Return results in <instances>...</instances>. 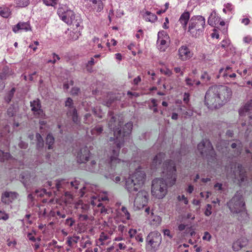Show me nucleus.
I'll return each instance as SVG.
<instances>
[{
	"label": "nucleus",
	"instance_id": "nucleus-1",
	"mask_svg": "<svg viewBox=\"0 0 252 252\" xmlns=\"http://www.w3.org/2000/svg\"><path fill=\"white\" fill-rule=\"evenodd\" d=\"M108 114L110 119L108 121V126L114 132V137L110 138L109 141L113 142L114 146L110 155L106 160V163L109 168V172L118 173L126 163L125 161L118 158L120 149L124 145L125 141L129 139L133 124L131 122L127 123L122 130L123 123L121 121L117 122L112 112H110Z\"/></svg>",
	"mask_w": 252,
	"mask_h": 252
},
{
	"label": "nucleus",
	"instance_id": "nucleus-2",
	"mask_svg": "<svg viewBox=\"0 0 252 252\" xmlns=\"http://www.w3.org/2000/svg\"><path fill=\"white\" fill-rule=\"evenodd\" d=\"M163 178L153 180L151 192L153 196L158 199L163 198L167 192V185H174L176 181L175 164L172 160H166L163 164Z\"/></svg>",
	"mask_w": 252,
	"mask_h": 252
},
{
	"label": "nucleus",
	"instance_id": "nucleus-3",
	"mask_svg": "<svg viewBox=\"0 0 252 252\" xmlns=\"http://www.w3.org/2000/svg\"><path fill=\"white\" fill-rule=\"evenodd\" d=\"M232 96L230 88L223 85L209 88L205 96V104L210 109L218 108L228 102Z\"/></svg>",
	"mask_w": 252,
	"mask_h": 252
},
{
	"label": "nucleus",
	"instance_id": "nucleus-4",
	"mask_svg": "<svg viewBox=\"0 0 252 252\" xmlns=\"http://www.w3.org/2000/svg\"><path fill=\"white\" fill-rule=\"evenodd\" d=\"M227 205L233 214L238 215V219L242 221L247 220L249 217L246 212L244 198L240 193L237 192L227 203Z\"/></svg>",
	"mask_w": 252,
	"mask_h": 252
},
{
	"label": "nucleus",
	"instance_id": "nucleus-5",
	"mask_svg": "<svg viewBox=\"0 0 252 252\" xmlns=\"http://www.w3.org/2000/svg\"><path fill=\"white\" fill-rule=\"evenodd\" d=\"M197 149L203 157H205L211 163L216 160V154L211 142L208 139H203L197 145Z\"/></svg>",
	"mask_w": 252,
	"mask_h": 252
},
{
	"label": "nucleus",
	"instance_id": "nucleus-6",
	"mask_svg": "<svg viewBox=\"0 0 252 252\" xmlns=\"http://www.w3.org/2000/svg\"><path fill=\"white\" fill-rule=\"evenodd\" d=\"M162 241L160 233L158 231L151 232L146 239V248L153 252H156L159 248Z\"/></svg>",
	"mask_w": 252,
	"mask_h": 252
},
{
	"label": "nucleus",
	"instance_id": "nucleus-7",
	"mask_svg": "<svg viewBox=\"0 0 252 252\" xmlns=\"http://www.w3.org/2000/svg\"><path fill=\"white\" fill-rule=\"evenodd\" d=\"M82 20L79 19L78 20L74 21L73 26L68 27L66 28L65 33L66 35V40L69 41H72L77 40L80 35V30L81 28L80 26Z\"/></svg>",
	"mask_w": 252,
	"mask_h": 252
},
{
	"label": "nucleus",
	"instance_id": "nucleus-8",
	"mask_svg": "<svg viewBox=\"0 0 252 252\" xmlns=\"http://www.w3.org/2000/svg\"><path fill=\"white\" fill-rule=\"evenodd\" d=\"M65 106L67 107V115L68 116H71L73 123L77 125L80 126V120L78 117L77 110L73 105L72 99L69 97L67 98L65 102Z\"/></svg>",
	"mask_w": 252,
	"mask_h": 252
},
{
	"label": "nucleus",
	"instance_id": "nucleus-9",
	"mask_svg": "<svg viewBox=\"0 0 252 252\" xmlns=\"http://www.w3.org/2000/svg\"><path fill=\"white\" fill-rule=\"evenodd\" d=\"M235 179L241 185L247 180L246 171L245 168L241 164H237L234 171Z\"/></svg>",
	"mask_w": 252,
	"mask_h": 252
},
{
	"label": "nucleus",
	"instance_id": "nucleus-10",
	"mask_svg": "<svg viewBox=\"0 0 252 252\" xmlns=\"http://www.w3.org/2000/svg\"><path fill=\"white\" fill-rule=\"evenodd\" d=\"M148 200V193L145 190L139 191L135 198L134 204L139 209L147 205Z\"/></svg>",
	"mask_w": 252,
	"mask_h": 252
},
{
	"label": "nucleus",
	"instance_id": "nucleus-11",
	"mask_svg": "<svg viewBox=\"0 0 252 252\" xmlns=\"http://www.w3.org/2000/svg\"><path fill=\"white\" fill-rule=\"evenodd\" d=\"M205 25V19L202 16H196L192 18L189 24V26L196 28L198 31H203Z\"/></svg>",
	"mask_w": 252,
	"mask_h": 252
},
{
	"label": "nucleus",
	"instance_id": "nucleus-12",
	"mask_svg": "<svg viewBox=\"0 0 252 252\" xmlns=\"http://www.w3.org/2000/svg\"><path fill=\"white\" fill-rule=\"evenodd\" d=\"M90 152L87 147L81 148L77 155V161L79 163H84L88 161L90 158Z\"/></svg>",
	"mask_w": 252,
	"mask_h": 252
},
{
	"label": "nucleus",
	"instance_id": "nucleus-13",
	"mask_svg": "<svg viewBox=\"0 0 252 252\" xmlns=\"http://www.w3.org/2000/svg\"><path fill=\"white\" fill-rule=\"evenodd\" d=\"M78 19L81 20L80 17L76 16L72 10H67L64 12V22L66 24L68 27L73 26L74 21L78 20Z\"/></svg>",
	"mask_w": 252,
	"mask_h": 252
},
{
	"label": "nucleus",
	"instance_id": "nucleus-14",
	"mask_svg": "<svg viewBox=\"0 0 252 252\" xmlns=\"http://www.w3.org/2000/svg\"><path fill=\"white\" fill-rule=\"evenodd\" d=\"M169 39L168 34L164 31L158 32V34L157 43L159 44V50L161 51H164L167 47V40Z\"/></svg>",
	"mask_w": 252,
	"mask_h": 252
},
{
	"label": "nucleus",
	"instance_id": "nucleus-15",
	"mask_svg": "<svg viewBox=\"0 0 252 252\" xmlns=\"http://www.w3.org/2000/svg\"><path fill=\"white\" fill-rule=\"evenodd\" d=\"M31 110L33 114L38 117H42L44 115L43 111L41 109L40 101L39 99H36L30 103Z\"/></svg>",
	"mask_w": 252,
	"mask_h": 252
},
{
	"label": "nucleus",
	"instance_id": "nucleus-16",
	"mask_svg": "<svg viewBox=\"0 0 252 252\" xmlns=\"http://www.w3.org/2000/svg\"><path fill=\"white\" fill-rule=\"evenodd\" d=\"M140 186L143 185L145 179V174L141 170H136L133 174L129 177Z\"/></svg>",
	"mask_w": 252,
	"mask_h": 252
},
{
	"label": "nucleus",
	"instance_id": "nucleus-17",
	"mask_svg": "<svg viewBox=\"0 0 252 252\" xmlns=\"http://www.w3.org/2000/svg\"><path fill=\"white\" fill-rule=\"evenodd\" d=\"M247 115L249 118V125L252 126V100H251L245 104L243 108L239 111V114L241 116Z\"/></svg>",
	"mask_w": 252,
	"mask_h": 252
},
{
	"label": "nucleus",
	"instance_id": "nucleus-18",
	"mask_svg": "<svg viewBox=\"0 0 252 252\" xmlns=\"http://www.w3.org/2000/svg\"><path fill=\"white\" fill-rule=\"evenodd\" d=\"M85 164V169L92 173H97L100 169V165L97 164L96 161L94 159L90 158L88 160V161H86Z\"/></svg>",
	"mask_w": 252,
	"mask_h": 252
},
{
	"label": "nucleus",
	"instance_id": "nucleus-19",
	"mask_svg": "<svg viewBox=\"0 0 252 252\" xmlns=\"http://www.w3.org/2000/svg\"><path fill=\"white\" fill-rule=\"evenodd\" d=\"M18 195L16 192L14 191H5L1 194V201L4 203L8 204L16 199Z\"/></svg>",
	"mask_w": 252,
	"mask_h": 252
},
{
	"label": "nucleus",
	"instance_id": "nucleus-20",
	"mask_svg": "<svg viewBox=\"0 0 252 252\" xmlns=\"http://www.w3.org/2000/svg\"><path fill=\"white\" fill-rule=\"evenodd\" d=\"M140 186L133 181V180L129 177L126 179L125 188L130 193L138 191Z\"/></svg>",
	"mask_w": 252,
	"mask_h": 252
},
{
	"label": "nucleus",
	"instance_id": "nucleus-21",
	"mask_svg": "<svg viewBox=\"0 0 252 252\" xmlns=\"http://www.w3.org/2000/svg\"><path fill=\"white\" fill-rule=\"evenodd\" d=\"M248 244V240L245 237H241L233 242L232 249L234 251H238L245 247Z\"/></svg>",
	"mask_w": 252,
	"mask_h": 252
},
{
	"label": "nucleus",
	"instance_id": "nucleus-22",
	"mask_svg": "<svg viewBox=\"0 0 252 252\" xmlns=\"http://www.w3.org/2000/svg\"><path fill=\"white\" fill-rule=\"evenodd\" d=\"M165 158V154L160 153L157 154L154 158L152 163L151 165V168L152 170H155L158 168L161 164L162 159Z\"/></svg>",
	"mask_w": 252,
	"mask_h": 252
},
{
	"label": "nucleus",
	"instance_id": "nucleus-23",
	"mask_svg": "<svg viewBox=\"0 0 252 252\" xmlns=\"http://www.w3.org/2000/svg\"><path fill=\"white\" fill-rule=\"evenodd\" d=\"M178 52L180 58L183 61L187 60L191 57L190 52L187 46H182L179 48Z\"/></svg>",
	"mask_w": 252,
	"mask_h": 252
},
{
	"label": "nucleus",
	"instance_id": "nucleus-24",
	"mask_svg": "<svg viewBox=\"0 0 252 252\" xmlns=\"http://www.w3.org/2000/svg\"><path fill=\"white\" fill-rule=\"evenodd\" d=\"M12 30L14 32H16L19 30H25L26 31H31L32 28L29 22H20L13 27Z\"/></svg>",
	"mask_w": 252,
	"mask_h": 252
},
{
	"label": "nucleus",
	"instance_id": "nucleus-25",
	"mask_svg": "<svg viewBox=\"0 0 252 252\" xmlns=\"http://www.w3.org/2000/svg\"><path fill=\"white\" fill-rule=\"evenodd\" d=\"M79 181L76 180L74 181H71L70 182H64V189L68 188L71 189L72 192L76 191L79 188Z\"/></svg>",
	"mask_w": 252,
	"mask_h": 252
},
{
	"label": "nucleus",
	"instance_id": "nucleus-26",
	"mask_svg": "<svg viewBox=\"0 0 252 252\" xmlns=\"http://www.w3.org/2000/svg\"><path fill=\"white\" fill-rule=\"evenodd\" d=\"M220 18L217 16V13L216 11H212L208 20V23L212 27H215L216 25L219 22Z\"/></svg>",
	"mask_w": 252,
	"mask_h": 252
},
{
	"label": "nucleus",
	"instance_id": "nucleus-27",
	"mask_svg": "<svg viewBox=\"0 0 252 252\" xmlns=\"http://www.w3.org/2000/svg\"><path fill=\"white\" fill-rule=\"evenodd\" d=\"M189 12H184L179 19V22L182 25L183 28L186 30L187 24L189 19Z\"/></svg>",
	"mask_w": 252,
	"mask_h": 252
},
{
	"label": "nucleus",
	"instance_id": "nucleus-28",
	"mask_svg": "<svg viewBox=\"0 0 252 252\" xmlns=\"http://www.w3.org/2000/svg\"><path fill=\"white\" fill-rule=\"evenodd\" d=\"M79 239V237L78 236L68 237L66 244L68 247L71 248L77 243Z\"/></svg>",
	"mask_w": 252,
	"mask_h": 252
},
{
	"label": "nucleus",
	"instance_id": "nucleus-29",
	"mask_svg": "<svg viewBox=\"0 0 252 252\" xmlns=\"http://www.w3.org/2000/svg\"><path fill=\"white\" fill-rule=\"evenodd\" d=\"M145 19L147 21L154 22L157 20V16L155 14L152 13L149 11H146L145 15Z\"/></svg>",
	"mask_w": 252,
	"mask_h": 252
},
{
	"label": "nucleus",
	"instance_id": "nucleus-30",
	"mask_svg": "<svg viewBox=\"0 0 252 252\" xmlns=\"http://www.w3.org/2000/svg\"><path fill=\"white\" fill-rule=\"evenodd\" d=\"M36 139L37 141L36 148L37 149H41L44 146V141L43 139L39 133H37L36 134Z\"/></svg>",
	"mask_w": 252,
	"mask_h": 252
},
{
	"label": "nucleus",
	"instance_id": "nucleus-31",
	"mask_svg": "<svg viewBox=\"0 0 252 252\" xmlns=\"http://www.w3.org/2000/svg\"><path fill=\"white\" fill-rule=\"evenodd\" d=\"M11 15V11L8 8L0 7V15L4 18H8Z\"/></svg>",
	"mask_w": 252,
	"mask_h": 252
},
{
	"label": "nucleus",
	"instance_id": "nucleus-32",
	"mask_svg": "<svg viewBox=\"0 0 252 252\" xmlns=\"http://www.w3.org/2000/svg\"><path fill=\"white\" fill-rule=\"evenodd\" d=\"M188 32L190 33L192 37H197L202 31H198L196 28H193L192 26H189Z\"/></svg>",
	"mask_w": 252,
	"mask_h": 252
},
{
	"label": "nucleus",
	"instance_id": "nucleus-33",
	"mask_svg": "<svg viewBox=\"0 0 252 252\" xmlns=\"http://www.w3.org/2000/svg\"><path fill=\"white\" fill-rule=\"evenodd\" d=\"M64 203L70 204L73 201V194L69 191L64 192Z\"/></svg>",
	"mask_w": 252,
	"mask_h": 252
},
{
	"label": "nucleus",
	"instance_id": "nucleus-34",
	"mask_svg": "<svg viewBox=\"0 0 252 252\" xmlns=\"http://www.w3.org/2000/svg\"><path fill=\"white\" fill-rule=\"evenodd\" d=\"M103 130L102 126H97L91 130V134L95 136L98 135L102 132Z\"/></svg>",
	"mask_w": 252,
	"mask_h": 252
},
{
	"label": "nucleus",
	"instance_id": "nucleus-35",
	"mask_svg": "<svg viewBox=\"0 0 252 252\" xmlns=\"http://www.w3.org/2000/svg\"><path fill=\"white\" fill-rule=\"evenodd\" d=\"M54 143V138L51 134H48L46 138V144L48 145V149L52 148V145Z\"/></svg>",
	"mask_w": 252,
	"mask_h": 252
},
{
	"label": "nucleus",
	"instance_id": "nucleus-36",
	"mask_svg": "<svg viewBox=\"0 0 252 252\" xmlns=\"http://www.w3.org/2000/svg\"><path fill=\"white\" fill-rule=\"evenodd\" d=\"M11 156L9 153H4L0 150V161L3 162L6 160L11 158Z\"/></svg>",
	"mask_w": 252,
	"mask_h": 252
},
{
	"label": "nucleus",
	"instance_id": "nucleus-37",
	"mask_svg": "<svg viewBox=\"0 0 252 252\" xmlns=\"http://www.w3.org/2000/svg\"><path fill=\"white\" fill-rule=\"evenodd\" d=\"M16 6L23 8L28 6L30 4L29 0H16Z\"/></svg>",
	"mask_w": 252,
	"mask_h": 252
},
{
	"label": "nucleus",
	"instance_id": "nucleus-38",
	"mask_svg": "<svg viewBox=\"0 0 252 252\" xmlns=\"http://www.w3.org/2000/svg\"><path fill=\"white\" fill-rule=\"evenodd\" d=\"M43 1L47 6H55L57 4L58 0H43Z\"/></svg>",
	"mask_w": 252,
	"mask_h": 252
},
{
	"label": "nucleus",
	"instance_id": "nucleus-39",
	"mask_svg": "<svg viewBox=\"0 0 252 252\" xmlns=\"http://www.w3.org/2000/svg\"><path fill=\"white\" fill-rule=\"evenodd\" d=\"M15 92V89L13 88L8 94L7 97L5 98V100L7 102H9L11 98H12L13 94Z\"/></svg>",
	"mask_w": 252,
	"mask_h": 252
},
{
	"label": "nucleus",
	"instance_id": "nucleus-40",
	"mask_svg": "<svg viewBox=\"0 0 252 252\" xmlns=\"http://www.w3.org/2000/svg\"><path fill=\"white\" fill-rule=\"evenodd\" d=\"M35 192L36 193L38 194V195L39 196H43L44 194H47L48 196H50L51 194V192H46V190L45 189H42L40 190L37 189Z\"/></svg>",
	"mask_w": 252,
	"mask_h": 252
},
{
	"label": "nucleus",
	"instance_id": "nucleus-41",
	"mask_svg": "<svg viewBox=\"0 0 252 252\" xmlns=\"http://www.w3.org/2000/svg\"><path fill=\"white\" fill-rule=\"evenodd\" d=\"M186 84L187 86L191 87L193 86L194 83H195V80H192L190 78H186L185 79Z\"/></svg>",
	"mask_w": 252,
	"mask_h": 252
},
{
	"label": "nucleus",
	"instance_id": "nucleus-42",
	"mask_svg": "<svg viewBox=\"0 0 252 252\" xmlns=\"http://www.w3.org/2000/svg\"><path fill=\"white\" fill-rule=\"evenodd\" d=\"M122 211L125 215L126 219L127 220H129L130 219V215L129 213L127 210V209L126 208V207H124V206L122 207Z\"/></svg>",
	"mask_w": 252,
	"mask_h": 252
},
{
	"label": "nucleus",
	"instance_id": "nucleus-43",
	"mask_svg": "<svg viewBox=\"0 0 252 252\" xmlns=\"http://www.w3.org/2000/svg\"><path fill=\"white\" fill-rule=\"evenodd\" d=\"M201 79L205 80L206 81H208L210 80L211 77L206 72H204L201 76Z\"/></svg>",
	"mask_w": 252,
	"mask_h": 252
},
{
	"label": "nucleus",
	"instance_id": "nucleus-44",
	"mask_svg": "<svg viewBox=\"0 0 252 252\" xmlns=\"http://www.w3.org/2000/svg\"><path fill=\"white\" fill-rule=\"evenodd\" d=\"M177 199L179 201H184V202L185 204H187L188 203V200L187 197H185L184 195H178L177 197Z\"/></svg>",
	"mask_w": 252,
	"mask_h": 252
},
{
	"label": "nucleus",
	"instance_id": "nucleus-45",
	"mask_svg": "<svg viewBox=\"0 0 252 252\" xmlns=\"http://www.w3.org/2000/svg\"><path fill=\"white\" fill-rule=\"evenodd\" d=\"M211 208H212L211 205L210 204H208L207 206V208L205 211V215L206 216H209L210 215H211V214H212V212L211 211Z\"/></svg>",
	"mask_w": 252,
	"mask_h": 252
},
{
	"label": "nucleus",
	"instance_id": "nucleus-46",
	"mask_svg": "<svg viewBox=\"0 0 252 252\" xmlns=\"http://www.w3.org/2000/svg\"><path fill=\"white\" fill-rule=\"evenodd\" d=\"M74 223V220L72 218H68L65 220V225H68V226H71L73 223Z\"/></svg>",
	"mask_w": 252,
	"mask_h": 252
},
{
	"label": "nucleus",
	"instance_id": "nucleus-47",
	"mask_svg": "<svg viewBox=\"0 0 252 252\" xmlns=\"http://www.w3.org/2000/svg\"><path fill=\"white\" fill-rule=\"evenodd\" d=\"M230 44L229 40H223L221 43V47L223 48H226L228 46L229 44Z\"/></svg>",
	"mask_w": 252,
	"mask_h": 252
},
{
	"label": "nucleus",
	"instance_id": "nucleus-48",
	"mask_svg": "<svg viewBox=\"0 0 252 252\" xmlns=\"http://www.w3.org/2000/svg\"><path fill=\"white\" fill-rule=\"evenodd\" d=\"M8 218V215L5 213L0 211V220H6Z\"/></svg>",
	"mask_w": 252,
	"mask_h": 252
},
{
	"label": "nucleus",
	"instance_id": "nucleus-49",
	"mask_svg": "<svg viewBox=\"0 0 252 252\" xmlns=\"http://www.w3.org/2000/svg\"><path fill=\"white\" fill-rule=\"evenodd\" d=\"M136 230L135 229H130L128 231V234L130 238L134 237L136 234Z\"/></svg>",
	"mask_w": 252,
	"mask_h": 252
},
{
	"label": "nucleus",
	"instance_id": "nucleus-50",
	"mask_svg": "<svg viewBox=\"0 0 252 252\" xmlns=\"http://www.w3.org/2000/svg\"><path fill=\"white\" fill-rule=\"evenodd\" d=\"M163 232L164 235L167 236L170 239L172 238L173 235L171 234L170 231L169 229H164Z\"/></svg>",
	"mask_w": 252,
	"mask_h": 252
},
{
	"label": "nucleus",
	"instance_id": "nucleus-51",
	"mask_svg": "<svg viewBox=\"0 0 252 252\" xmlns=\"http://www.w3.org/2000/svg\"><path fill=\"white\" fill-rule=\"evenodd\" d=\"M28 199L30 202V204L32 206H33L34 204V203L33 202V200H34V197L32 193H30L28 195Z\"/></svg>",
	"mask_w": 252,
	"mask_h": 252
},
{
	"label": "nucleus",
	"instance_id": "nucleus-52",
	"mask_svg": "<svg viewBox=\"0 0 252 252\" xmlns=\"http://www.w3.org/2000/svg\"><path fill=\"white\" fill-rule=\"evenodd\" d=\"M53 58H54V60H49L47 62L48 63H54L56 60H59L60 58L59 57V56L57 55H56L55 54H53Z\"/></svg>",
	"mask_w": 252,
	"mask_h": 252
},
{
	"label": "nucleus",
	"instance_id": "nucleus-53",
	"mask_svg": "<svg viewBox=\"0 0 252 252\" xmlns=\"http://www.w3.org/2000/svg\"><path fill=\"white\" fill-rule=\"evenodd\" d=\"M28 146V144L23 141H20L19 144V146L22 149H26Z\"/></svg>",
	"mask_w": 252,
	"mask_h": 252
},
{
	"label": "nucleus",
	"instance_id": "nucleus-54",
	"mask_svg": "<svg viewBox=\"0 0 252 252\" xmlns=\"http://www.w3.org/2000/svg\"><path fill=\"white\" fill-rule=\"evenodd\" d=\"M80 91L79 88L77 87L73 88L71 91V94L73 95H77Z\"/></svg>",
	"mask_w": 252,
	"mask_h": 252
},
{
	"label": "nucleus",
	"instance_id": "nucleus-55",
	"mask_svg": "<svg viewBox=\"0 0 252 252\" xmlns=\"http://www.w3.org/2000/svg\"><path fill=\"white\" fill-rule=\"evenodd\" d=\"M189 94L185 93V94L184 95V99H183L185 103H188V102L189 101Z\"/></svg>",
	"mask_w": 252,
	"mask_h": 252
},
{
	"label": "nucleus",
	"instance_id": "nucleus-56",
	"mask_svg": "<svg viewBox=\"0 0 252 252\" xmlns=\"http://www.w3.org/2000/svg\"><path fill=\"white\" fill-rule=\"evenodd\" d=\"M62 181L57 180L56 181V187L59 190L62 188Z\"/></svg>",
	"mask_w": 252,
	"mask_h": 252
},
{
	"label": "nucleus",
	"instance_id": "nucleus-57",
	"mask_svg": "<svg viewBox=\"0 0 252 252\" xmlns=\"http://www.w3.org/2000/svg\"><path fill=\"white\" fill-rule=\"evenodd\" d=\"M91 117V115L90 113H87L84 116V122L86 124H89V122L88 121V119Z\"/></svg>",
	"mask_w": 252,
	"mask_h": 252
},
{
	"label": "nucleus",
	"instance_id": "nucleus-58",
	"mask_svg": "<svg viewBox=\"0 0 252 252\" xmlns=\"http://www.w3.org/2000/svg\"><path fill=\"white\" fill-rule=\"evenodd\" d=\"M73 81L72 80H70L69 84V83H66L64 82V86H63L64 89H68V88H69V85L72 86V85H73Z\"/></svg>",
	"mask_w": 252,
	"mask_h": 252
},
{
	"label": "nucleus",
	"instance_id": "nucleus-59",
	"mask_svg": "<svg viewBox=\"0 0 252 252\" xmlns=\"http://www.w3.org/2000/svg\"><path fill=\"white\" fill-rule=\"evenodd\" d=\"M211 236L210 234L208 232H205L204 236L203 237V240H206L208 239V240H210Z\"/></svg>",
	"mask_w": 252,
	"mask_h": 252
},
{
	"label": "nucleus",
	"instance_id": "nucleus-60",
	"mask_svg": "<svg viewBox=\"0 0 252 252\" xmlns=\"http://www.w3.org/2000/svg\"><path fill=\"white\" fill-rule=\"evenodd\" d=\"M91 245V241L90 240H87L84 244L83 243H82L81 246L83 248H86L88 245Z\"/></svg>",
	"mask_w": 252,
	"mask_h": 252
},
{
	"label": "nucleus",
	"instance_id": "nucleus-61",
	"mask_svg": "<svg viewBox=\"0 0 252 252\" xmlns=\"http://www.w3.org/2000/svg\"><path fill=\"white\" fill-rule=\"evenodd\" d=\"M79 219L81 220H86L88 219V216L87 215H80Z\"/></svg>",
	"mask_w": 252,
	"mask_h": 252
},
{
	"label": "nucleus",
	"instance_id": "nucleus-62",
	"mask_svg": "<svg viewBox=\"0 0 252 252\" xmlns=\"http://www.w3.org/2000/svg\"><path fill=\"white\" fill-rule=\"evenodd\" d=\"M141 81V77L139 76L133 80V84L134 85H137Z\"/></svg>",
	"mask_w": 252,
	"mask_h": 252
},
{
	"label": "nucleus",
	"instance_id": "nucleus-63",
	"mask_svg": "<svg viewBox=\"0 0 252 252\" xmlns=\"http://www.w3.org/2000/svg\"><path fill=\"white\" fill-rule=\"evenodd\" d=\"M193 186L190 185L189 186L188 188L187 189V192H188L189 193H191L193 190Z\"/></svg>",
	"mask_w": 252,
	"mask_h": 252
},
{
	"label": "nucleus",
	"instance_id": "nucleus-64",
	"mask_svg": "<svg viewBox=\"0 0 252 252\" xmlns=\"http://www.w3.org/2000/svg\"><path fill=\"white\" fill-rule=\"evenodd\" d=\"M135 239L139 242H142L143 239L141 235H137L135 236Z\"/></svg>",
	"mask_w": 252,
	"mask_h": 252
}]
</instances>
